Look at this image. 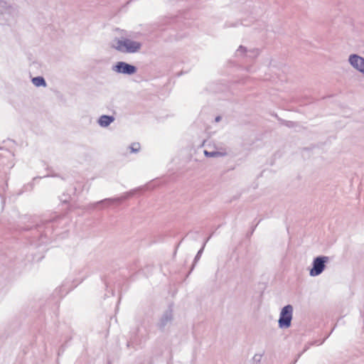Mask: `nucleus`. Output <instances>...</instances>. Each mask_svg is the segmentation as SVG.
I'll use <instances>...</instances> for the list:
<instances>
[{
	"mask_svg": "<svg viewBox=\"0 0 364 364\" xmlns=\"http://www.w3.org/2000/svg\"><path fill=\"white\" fill-rule=\"evenodd\" d=\"M112 47L118 51L124 53H133L140 50L141 44L139 42L132 41L128 38L122 40L116 39Z\"/></svg>",
	"mask_w": 364,
	"mask_h": 364,
	"instance_id": "nucleus-1",
	"label": "nucleus"
},
{
	"mask_svg": "<svg viewBox=\"0 0 364 364\" xmlns=\"http://www.w3.org/2000/svg\"><path fill=\"white\" fill-rule=\"evenodd\" d=\"M112 70L117 73L131 75L136 73L137 68L134 65L120 61L112 66Z\"/></svg>",
	"mask_w": 364,
	"mask_h": 364,
	"instance_id": "nucleus-2",
	"label": "nucleus"
},
{
	"mask_svg": "<svg viewBox=\"0 0 364 364\" xmlns=\"http://www.w3.org/2000/svg\"><path fill=\"white\" fill-rule=\"evenodd\" d=\"M292 306L290 305H287L282 309L279 319L280 327L287 328L290 326L292 318Z\"/></svg>",
	"mask_w": 364,
	"mask_h": 364,
	"instance_id": "nucleus-3",
	"label": "nucleus"
},
{
	"mask_svg": "<svg viewBox=\"0 0 364 364\" xmlns=\"http://www.w3.org/2000/svg\"><path fill=\"white\" fill-rule=\"evenodd\" d=\"M348 61L352 67L364 75V58L352 54L349 56Z\"/></svg>",
	"mask_w": 364,
	"mask_h": 364,
	"instance_id": "nucleus-4",
	"label": "nucleus"
},
{
	"mask_svg": "<svg viewBox=\"0 0 364 364\" xmlns=\"http://www.w3.org/2000/svg\"><path fill=\"white\" fill-rule=\"evenodd\" d=\"M326 259V257H317L314 259L313 268L310 271L311 276H317L323 272Z\"/></svg>",
	"mask_w": 364,
	"mask_h": 364,
	"instance_id": "nucleus-5",
	"label": "nucleus"
},
{
	"mask_svg": "<svg viewBox=\"0 0 364 364\" xmlns=\"http://www.w3.org/2000/svg\"><path fill=\"white\" fill-rule=\"evenodd\" d=\"M259 53V50L258 49H252L247 50V48L244 47L243 46H240L236 51V55L237 56H242V57H250L252 58H254L257 57Z\"/></svg>",
	"mask_w": 364,
	"mask_h": 364,
	"instance_id": "nucleus-6",
	"label": "nucleus"
},
{
	"mask_svg": "<svg viewBox=\"0 0 364 364\" xmlns=\"http://www.w3.org/2000/svg\"><path fill=\"white\" fill-rule=\"evenodd\" d=\"M113 120L114 118L112 116L102 115L99 119V123L101 126L106 127L109 125Z\"/></svg>",
	"mask_w": 364,
	"mask_h": 364,
	"instance_id": "nucleus-7",
	"label": "nucleus"
},
{
	"mask_svg": "<svg viewBox=\"0 0 364 364\" xmlns=\"http://www.w3.org/2000/svg\"><path fill=\"white\" fill-rule=\"evenodd\" d=\"M32 82L36 87H40V86L46 87V82L45 79L41 76H38V77H33L32 79Z\"/></svg>",
	"mask_w": 364,
	"mask_h": 364,
	"instance_id": "nucleus-8",
	"label": "nucleus"
},
{
	"mask_svg": "<svg viewBox=\"0 0 364 364\" xmlns=\"http://www.w3.org/2000/svg\"><path fill=\"white\" fill-rule=\"evenodd\" d=\"M204 154L205 156H222L223 154L220 153V152H218V151H213V152H209L208 151H204Z\"/></svg>",
	"mask_w": 364,
	"mask_h": 364,
	"instance_id": "nucleus-9",
	"label": "nucleus"
},
{
	"mask_svg": "<svg viewBox=\"0 0 364 364\" xmlns=\"http://www.w3.org/2000/svg\"><path fill=\"white\" fill-rule=\"evenodd\" d=\"M132 152H137L140 149V144L139 143H134L130 146Z\"/></svg>",
	"mask_w": 364,
	"mask_h": 364,
	"instance_id": "nucleus-10",
	"label": "nucleus"
}]
</instances>
